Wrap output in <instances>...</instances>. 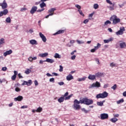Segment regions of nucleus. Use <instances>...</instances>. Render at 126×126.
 <instances>
[{"label": "nucleus", "mask_w": 126, "mask_h": 126, "mask_svg": "<svg viewBox=\"0 0 126 126\" xmlns=\"http://www.w3.org/2000/svg\"><path fill=\"white\" fill-rule=\"evenodd\" d=\"M73 96V94H71L68 95V92H66L63 96L61 97L60 98L58 99V101L59 103H63L64 100L66 101V100H69L71 97Z\"/></svg>", "instance_id": "obj_1"}, {"label": "nucleus", "mask_w": 126, "mask_h": 126, "mask_svg": "<svg viewBox=\"0 0 126 126\" xmlns=\"http://www.w3.org/2000/svg\"><path fill=\"white\" fill-rule=\"evenodd\" d=\"M81 104H84L85 105H92L93 104V100L91 99H88V98H83L81 99Z\"/></svg>", "instance_id": "obj_2"}, {"label": "nucleus", "mask_w": 126, "mask_h": 126, "mask_svg": "<svg viewBox=\"0 0 126 126\" xmlns=\"http://www.w3.org/2000/svg\"><path fill=\"white\" fill-rule=\"evenodd\" d=\"M110 21H113L112 24H113V25H116V24H118V23L121 22V19L118 18L115 15H112L110 17Z\"/></svg>", "instance_id": "obj_3"}, {"label": "nucleus", "mask_w": 126, "mask_h": 126, "mask_svg": "<svg viewBox=\"0 0 126 126\" xmlns=\"http://www.w3.org/2000/svg\"><path fill=\"white\" fill-rule=\"evenodd\" d=\"M81 104V99L78 101L77 99H75L74 101V110H79L80 109V105Z\"/></svg>", "instance_id": "obj_4"}, {"label": "nucleus", "mask_w": 126, "mask_h": 126, "mask_svg": "<svg viewBox=\"0 0 126 126\" xmlns=\"http://www.w3.org/2000/svg\"><path fill=\"white\" fill-rule=\"evenodd\" d=\"M108 93H107V92H104L102 94H97L95 97L96 98V99H104V98H107V97H108Z\"/></svg>", "instance_id": "obj_5"}, {"label": "nucleus", "mask_w": 126, "mask_h": 126, "mask_svg": "<svg viewBox=\"0 0 126 126\" xmlns=\"http://www.w3.org/2000/svg\"><path fill=\"white\" fill-rule=\"evenodd\" d=\"M0 6L1 7L2 9H6L7 8V3H6V1L4 0L2 2L0 3Z\"/></svg>", "instance_id": "obj_6"}, {"label": "nucleus", "mask_w": 126, "mask_h": 126, "mask_svg": "<svg viewBox=\"0 0 126 126\" xmlns=\"http://www.w3.org/2000/svg\"><path fill=\"white\" fill-rule=\"evenodd\" d=\"M101 87V84H100L99 82L96 81L95 83H93L90 87L89 88H93L94 87H97L98 88L99 87Z\"/></svg>", "instance_id": "obj_7"}, {"label": "nucleus", "mask_w": 126, "mask_h": 126, "mask_svg": "<svg viewBox=\"0 0 126 126\" xmlns=\"http://www.w3.org/2000/svg\"><path fill=\"white\" fill-rule=\"evenodd\" d=\"M124 32H125V27H122L120 28V30L119 31L116 32V34L117 35H123V34H124Z\"/></svg>", "instance_id": "obj_8"}, {"label": "nucleus", "mask_w": 126, "mask_h": 126, "mask_svg": "<svg viewBox=\"0 0 126 126\" xmlns=\"http://www.w3.org/2000/svg\"><path fill=\"white\" fill-rule=\"evenodd\" d=\"M23 83L21 84L22 86L24 85H27L28 86H30L32 84V80H29L28 82L26 81H23Z\"/></svg>", "instance_id": "obj_9"}, {"label": "nucleus", "mask_w": 126, "mask_h": 126, "mask_svg": "<svg viewBox=\"0 0 126 126\" xmlns=\"http://www.w3.org/2000/svg\"><path fill=\"white\" fill-rule=\"evenodd\" d=\"M8 13V10L7 9H4L3 11L0 12V17L3 16V15H6Z\"/></svg>", "instance_id": "obj_10"}, {"label": "nucleus", "mask_w": 126, "mask_h": 126, "mask_svg": "<svg viewBox=\"0 0 126 126\" xmlns=\"http://www.w3.org/2000/svg\"><path fill=\"white\" fill-rule=\"evenodd\" d=\"M109 118V115L107 113H102L100 114V119L101 120H106Z\"/></svg>", "instance_id": "obj_11"}, {"label": "nucleus", "mask_w": 126, "mask_h": 126, "mask_svg": "<svg viewBox=\"0 0 126 126\" xmlns=\"http://www.w3.org/2000/svg\"><path fill=\"white\" fill-rule=\"evenodd\" d=\"M119 42H120L119 46L121 49H126V43L123 41H119Z\"/></svg>", "instance_id": "obj_12"}, {"label": "nucleus", "mask_w": 126, "mask_h": 126, "mask_svg": "<svg viewBox=\"0 0 126 126\" xmlns=\"http://www.w3.org/2000/svg\"><path fill=\"white\" fill-rule=\"evenodd\" d=\"M37 9H38V7L37 6H32L30 11V13L31 14H34V13L37 11Z\"/></svg>", "instance_id": "obj_13"}, {"label": "nucleus", "mask_w": 126, "mask_h": 126, "mask_svg": "<svg viewBox=\"0 0 126 126\" xmlns=\"http://www.w3.org/2000/svg\"><path fill=\"white\" fill-rule=\"evenodd\" d=\"M39 36L42 39V40L43 41V42H44V43H46V42H47V38H46V36H45V35H44V34H43L42 32H39Z\"/></svg>", "instance_id": "obj_14"}, {"label": "nucleus", "mask_w": 126, "mask_h": 126, "mask_svg": "<svg viewBox=\"0 0 126 126\" xmlns=\"http://www.w3.org/2000/svg\"><path fill=\"white\" fill-rule=\"evenodd\" d=\"M11 54H12V51L10 49L4 52L3 56L4 57H6V56H9V55H11Z\"/></svg>", "instance_id": "obj_15"}, {"label": "nucleus", "mask_w": 126, "mask_h": 126, "mask_svg": "<svg viewBox=\"0 0 126 126\" xmlns=\"http://www.w3.org/2000/svg\"><path fill=\"white\" fill-rule=\"evenodd\" d=\"M23 100V96L19 95L18 97L14 98V101H19V102Z\"/></svg>", "instance_id": "obj_16"}, {"label": "nucleus", "mask_w": 126, "mask_h": 126, "mask_svg": "<svg viewBox=\"0 0 126 126\" xmlns=\"http://www.w3.org/2000/svg\"><path fill=\"white\" fill-rule=\"evenodd\" d=\"M29 42L31 45H38V42H37V40L35 39H31L29 41Z\"/></svg>", "instance_id": "obj_17"}, {"label": "nucleus", "mask_w": 126, "mask_h": 126, "mask_svg": "<svg viewBox=\"0 0 126 126\" xmlns=\"http://www.w3.org/2000/svg\"><path fill=\"white\" fill-rule=\"evenodd\" d=\"M114 40V38L113 37H111L110 38H109L108 39H104L103 40V42L104 43V44H108L109 43H110V42H112V41H113Z\"/></svg>", "instance_id": "obj_18"}, {"label": "nucleus", "mask_w": 126, "mask_h": 126, "mask_svg": "<svg viewBox=\"0 0 126 126\" xmlns=\"http://www.w3.org/2000/svg\"><path fill=\"white\" fill-rule=\"evenodd\" d=\"M73 79V76L72 74H69L68 76H66V80L68 81H70V80H72Z\"/></svg>", "instance_id": "obj_19"}, {"label": "nucleus", "mask_w": 126, "mask_h": 126, "mask_svg": "<svg viewBox=\"0 0 126 126\" xmlns=\"http://www.w3.org/2000/svg\"><path fill=\"white\" fill-rule=\"evenodd\" d=\"M88 78L90 79V80H94V79H96V76L94 75H89Z\"/></svg>", "instance_id": "obj_20"}, {"label": "nucleus", "mask_w": 126, "mask_h": 126, "mask_svg": "<svg viewBox=\"0 0 126 126\" xmlns=\"http://www.w3.org/2000/svg\"><path fill=\"white\" fill-rule=\"evenodd\" d=\"M49 55V54L48 53H41V54H39L38 55V56L40 57V58H46V57H47V56Z\"/></svg>", "instance_id": "obj_21"}, {"label": "nucleus", "mask_w": 126, "mask_h": 126, "mask_svg": "<svg viewBox=\"0 0 126 126\" xmlns=\"http://www.w3.org/2000/svg\"><path fill=\"white\" fill-rule=\"evenodd\" d=\"M45 62H46L47 63H55V60L53 59L47 58L46 60H45Z\"/></svg>", "instance_id": "obj_22"}, {"label": "nucleus", "mask_w": 126, "mask_h": 126, "mask_svg": "<svg viewBox=\"0 0 126 126\" xmlns=\"http://www.w3.org/2000/svg\"><path fill=\"white\" fill-rule=\"evenodd\" d=\"M103 75H104V74H103V73L101 72H97L95 74V77H98L99 78H100V77H102Z\"/></svg>", "instance_id": "obj_23"}, {"label": "nucleus", "mask_w": 126, "mask_h": 126, "mask_svg": "<svg viewBox=\"0 0 126 126\" xmlns=\"http://www.w3.org/2000/svg\"><path fill=\"white\" fill-rule=\"evenodd\" d=\"M54 57L55 59H62V56L59 53H55Z\"/></svg>", "instance_id": "obj_24"}, {"label": "nucleus", "mask_w": 126, "mask_h": 126, "mask_svg": "<svg viewBox=\"0 0 126 126\" xmlns=\"http://www.w3.org/2000/svg\"><path fill=\"white\" fill-rule=\"evenodd\" d=\"M104 103H105V100H103L102 101L97 102V106H100V107H102L104 105Z\"/></svg>", "instance_id": "obj_25"}, {"label": "nucleus", "mask_w": 126, "mask_h": 126, "mask_svg": "<svg viewBox=\"0 0 126 126\" xmlns=\"http://www.w3.org/2000/svg\"><path fill=\"white\" fill-rule=\"evenodd\" d=\"M5 43V41H4V38H1L0 39V46H1V45H3Z\"/></svg>", "instance_id": "obj_26"}, {"label": "nucleus", "mask_w": 126, "mask_h": 126, "mask_svg": "<svg viewBox=\"0 0 126 126\" xmlns=\"http://www.w3.org/2000/svg\"><path fill=\"white\" fill-rule=\"evenodd\" d=\"M64 31L63 30H60L56 32L54 34V35H58L59 34H62L63 33Z\"/></svg>", "instance_id": "obj_27"}, {"label": "nucleus", "mask_w": 126, "mask_h": 126, "mask_svg": "<svg viewBox=\"0 0 126 126\" xmlns=\"http://www.w3.org/2000/svg\"><path fill=\"white\" fill-rule=\"evenodd\" d=\"M25 73H26V74H29L30 73H31V69L27 68L25 71Z\"/></svg>", "instance_id": "obj_28"}, {"label": "nucleus", "mask_w": 126, "mask_h": 126, "mask_svg": "<svg viewBox=\"0 0 126 126\" xmlns=\"http://www.w3.org/2000/svg\"><path fill=\"white\" fill-rule=\"evenodd\" d=\"M110 121L112 122V123H116V122H118V119L114 117L110 119Z\"/></svg>", "instance_id": "obj_29"}, {"label": "nucleus", "mask_w": 126, "mask_h": 126, "mask_svg": "<svg viewBox=\"0 0 126 126\" xmlns=\"http://www.w3.org/2000/svg\"><path fill=\"white\" fill-rule=\"evenodd\" d=\"M5 21L6 23H10L11 22V19H10V17H8L6 18Z\"/></svg>", "instance_id": "obj_30"}, {"label": "nucleus", "mask_w": 126, "mask_h": 126, "mask_svg": "<svg viewBox=\"0 0 126 126\" xmlns=\"http://www.w3.org/2000/svg\"><path fill=\"white\" fill-rule=\"evenodd\" d=\"M106 2L109 3V4L112 5L113 6H115V3L112 2L110 0H106Z\"/></svg>", "instance_id": "obj_31"}, {"label": "nucleus", "mask_w": 126, "mask_h": 126, "mask_svg": "<svg viewBox=\"0 0 126 126\" xmlns=\"http://www.w3.org/2000/svg\"><path fill=\"white\" fill-rule=\"evenodd\" d=\"M106 2L109 3V4L112 5L113 6H115V3L112 2L110 0H106Z\"/></svg>", "instance_id": "obj_32"}, {"label": "nucleus", "mask_w": 126, "mask_h": 126, "mask_svg": "<svg viewBox=\"0 0 126 126\" xmlns=\"http://www.w3.org/2000/svg\"><path fill=\"white\" fill-rule=\"evenodd\" d=\"M46 3L44 2H42L40 4L39 6H40L41 8H43L46 6Z\"/></svg>", "instance_id": "obj_33"}, {"label": "nucleus", "mask_w": 126, "mask_h": 126, "mask_svg": "<svg viewBox=\"0 0 126 126\" xmlns=\"http://www.w3.org/2000/svg\"><path fill=\"white\" fill-rule=\"evenodd\" d=\"M87 77H84L83 78H78V81H84V80H85V79H86Z\"/></svg>", "instance_id": "obj_34"}, {"label": "nucleus", "mask_w": 126, "mask_h": 126, "mask_svg": "<svg viewBox=\"0 0 126 126\" xmlns=\"http://www.w3.org/2000/svg\"><path fill=\"white\" fill-rule=\"evenodd\" d=\"M41 111H43V109L42 108V107H38L36 110V112H37L38 113H41Z\"/></svg>", "instance_id": "obj_35"}, {"label": "nucleus", "mask_w": 126, "mask_h": 126, "mask_svg": "<svg viewBox=\"0 0 126 126\" xmlns=\"http://www.w3.org/2000/svg\"><path fill=\"white\" fill-rule=\"evenodd\" d=\"M125 102V100L123 99V98H122L121 99L118 100L117 101V104H121V103H124Z\"/></svg>", "instance_id": "obj_36"}, {"label": "nucleus", "mask_w": 126, "mask_h": 126, "mask_svg": "<svg viewBox=\"0 0 126 126\" xmlns=\"http://www.w3.org/2000/svg\"><path fill=\"white\" fill-rule=\"evenodd\" d=\"M101 47V44L100 43H97V46H94V49L96 50H98V48H100Z\"/></svg>", "instance_id": "obj_37"}, {"label": "nucleus", "mask_w": 126, "mask_h": 126, "mask_svg": "<svg viewBox=\"0 0 126 126\" xmlns=\"http://www.w3.org/2000/svg\"><path fill=\"white\" fill-rule=\"evenodd\" d=\"M78 11L80 13V15H82V16L84 17V14H83V12H82V10H81V9H78Z\"/></svg>", "instance_id": "obj_38"}, {"label": "nucleus", "mask_w": 126, "mask_h": 126, "mask_svg": "<svg viewBox=\"0 0 126 126\" xmlns=\"http://www.w3.org/2000/svg\"><path fill=\"white\" fill-rule=\"evenodd\" d=\"M56 10V8H52L48 10V12H54V11Z\"/></svg>", "instance_id": "obj_39"}, {"label": "nucleus", "mask_w": 126, "mask_h": 126, "mask_svg": "<svg viewBox=\"0 0 126 126\" xmlns=\"http://www.w3.org/2000/svg\"><path fill=\"white\" fill-rule=\"evenodd\" d=\"M94 61L96 62V63H97V64H98V65L100 64V61H99V59L95 58Z\"/></svg>", "instance_id": "obj_40"}, {"label": "nucleus", "mask_w": 126, "mask_h": 126, "mask_svg": "<svg viewBox=\"0 0 126 126\" xmlns=\"http://www.w3.org/2000/svg\"><path fill=\"white\" fill-rule=\"evenodd\" d=\"M111 21H110L109 20H107L106 22H105L104 23V25H108V24H111Z\"/></svg>", "instance_id": "obj_41"}, {"label": "nucleus", "mask_w": 126, "mask_h": 126, "mask_svg": "<svg viewBox=\"0 0 126 126\" xmlns=\"http://www.w3.org/2000/svg\"><path fill=\"white\" fill-rule=\"evenodd\" d=\"M110 66L111 67H115V66H116V63H110Z\"/></svg>", "instance_id": "obj_42"}, {"label": "nucleus", "mask_w": 126, "mask_h": 126, "mask_svg": "<svg viewBox=\"0 0 126 126\" xmlns=\"http://www.w3.org/2000/svg\"><path fill=\"white\" fill-rule=\"evenodd\" d=\"M76 41L79 44H84V41H80L79 40H77Z\"/></svg>", "instance_id": "obj_43"}, {"label": "nucleus", "mask_w": 126, "mask_h": 126, "mask_svg": "<svg viewBox=\"0 0 126 126\" xmlns=\"http://www.w3.org/2000/svg\"><path fill=\"white\" fill-rule=\"evenodd\" d=\"M88 22H89V19H85L84 21H83V23H84V24H87V23H88Z\"/></svg>", "instance_id": "obj_44"}, {"label": "nucleus", "mask_w": 126, "mask_h": 126, "mask_svg": "<svg viewBox=\"0 0 126 126\" xmlns=\"http://www.w3.org/2000/svg\"><path fill=\"white\" fill-rule=\"evenodd\" d=\"M98 6H99V5H98V4H94V9H97Z\"/></svg>", "instance_id": "obj_45"}, {"label": "nucleus", "mask_w": 126, "mask_h": 126, "mask_svg": "<svg viewBox=\"0 0 126 126\" xmlns=\"http://www.w3.org/2000/svg\"><path fill=\"white\" fill-rule=\"evenodd\" d=\"M108 8L109 9V10H111V11L115 10V8H114V6H108Z\"/></svg>", "instance_id": "obj_46"}, {"label": "nucleus", "mask_w": 126, "mask_h": 126, "mask_svg": "<svg viewBox=\"0 0 126 126\" xmlns=\"http://www.w3.org/2000/svg\"><path fill=\"white\" fill-rule=\"evenodd\" d=\"M75 7L78 8V9H81V6L78 4H75Z\"/></svg>", "instance_id": "obj_47"}, {"label": "nucleus", "mask_w": 126, "mask_h": 126, "mask_svg": "<svg viewBox=\"0 0 126 126\" xmlns=\"http://www.w3.org/2000/svg\"><path fill=\"white\" fill-rule=\"evenodd\" d=\"M81 110L83 112H84L85 114H87V113H88V110H87L85 108H82Z\"/></svg>", "instance_id": "obj_48"}, {"label": "nucleus", "mask_w": 126, "mask_h": 126, "mask_svg": "<svg viewBox=\"0 0 126 126\" xmlns=\"http://www.w3.org/2000/svg\"><path fill=\"white\" fill-rule=\"evenodd\" d=\"M63 66H62V65H60L59 71H60V72H62L63 71Z\"/></svg>", "instance_id": "obj_49"}, {"label": "nucleus", "mask_w": 126, "mask_h": 126, "mask_svg": "<svg viewBox=\"0 0 126 126\" xmlns=\"http://www.w3.org/2000/svg\"><path fill=\"white\" fill-rule=\"evenodd\" d=\"M111 89H113L114 90L117 89V84H114L113 86L111 87Z\"/></svg>", "instance_id": "obj_50"}, {"label": "nucleus", "mask_w": 126, "mask_h": 126, "mask_svg": "<svg viewBox=\"0 0 126 126\" xmlns=\"http://www.w3.org/2000/svg\"><path fill=\"white\" fill-rule=\"evenodd\" d=\"M28 61H29V62H30V63H33V60H32V57H30L28 58Z\"/></svg>", "instance_id": "obj_51"}, {"label": "nucleus", "mask_w": 126, "mask_h": 126, "mask_svg": "<svg viewBox=\"0 0 126 126\" xmlns=\"http://www.w3.org/2000/svg\"><path fill=\"white\" fill-rule=\"evenodd\" d=\"M49 81L50 82H53V83H54V82H55V78H51L49 79Z\"/></svg>", "instance_id": "obj_52"}, {"label": "nucleus", "mask_w": 126, "mask_h": 126, "mask_svg": "<svg viewBox=\"0 0 126 126\" xmlns=\"http://www.w3.org/2000/svg\"><path fill=\"white\" fill-rule=\"evenodd\" d=\"M76 58V55H73L71 57V60H72V61H74V60H75Z\"/></svg>", "instance_id": "obj_53"}, {"label": "nucleus", "mask_w": 126, "mask_h": 126, "mask_svg": "<svg viewBox=\"0 0 126 126\" xmlns=\"http://www.w3.org/2000/svg\"><path fill=\"white\" fill-rule=\"evenodd\" d=\"M11 79H12V80H15V79H16V76H15V75H13L11 77Z\"/></svg>", "instance_id": "obj_54"}, {"label": "nucleus", "mask_w": 126, "mask_h": 126, "mask_svg": "<svg viewBox=\"0 0 126 126\" xmlns=\"http://www.w3.org/2000/svg\"><path fill=\"white\" fill-rule=\"evenodd\" d=\"M7 70V67H2L1 70H2V71H5Z\"/></svg>", "instance_id": "obj_55"}, {"label": "nucleus", "mask_w": 126, "mask_h": 126, "mask_svg": "<svg viewBox=\"0 0 126 126\" xmlns=\"http://www.w3.org/2000/svg\"><path fill=\"white\" fill-rule=\"evenodd\" d=\"M34 85L35 86H37V85H39V83H38V81H37V80H34Z\"/></svg>", "instance_id": "obj_56"}, {"label": "nucleus", "mask_w": 126, "mask_h": 126, "mask_svg": "<svg viewBox=\"0 0 126 126\" xmlns=\"http://www.w3.org/2000/svg\"><path fill=\"white\" fill-rule=\"evenodd\" d=\"M15 91H16V92H19L21 91V90H20V88H18V87L16 88L15 89Z\"/></svg>", "instance_id": "obj_57"}, {"label": "nucleus", "mask_w": 126, "mask_h": 126, "mask_svg": "<svg viewBox=\"0 0 126 126\" xmlns=\"http://www.w3.org/2000/svg\"><path fill=\"white\" fill-rule=\"evenodd\" d=\"M26 10H27V8L24 7V8H22L21 9V11L23 12V11H25Z\"/></svg>", "instance_id": "obj_58"}, {"label": "nucleus", "mask_w": 126, "mask_h": 126, "mask_svg": "<svg viewBox=\"0 0 126 126\" xmlns=\"http://www.w3.org/2000/svg\"><path fill=\"white\" fill-rule=\"evenodd\" d=\"M108 87H109V84H106L103 86V88L104 89L108 88Z\"/></svg>", "instance_id": "obj_59"}, {"label": "nucleus", "mask_w": 126, "mask_h": 126, "mask_svg": "<svg viewBox=\"0 0 126 126\" xmlns=\"http://www.w3.org/2000/svg\"><path fill=\"white\" fill-rule=\"evenodd\" d=\"M29 33H30L31 34H32V33H33V32H34V31L33 30V29H30L29 31Z\"/></svg>", "instance_id": "obj_60"}, {"label": "nucleus", "mask_w": 126, "mask_h": 126, "mask_svg": "<svg viewBox=\"0 0 126 126\" xmlns=\"http://www.w3.org/2000/svg\"><path fill=\"white\" fill-rule=\"evenodd\" d=\"M45 60L44 61H43V60H40L39 61V64H43L44 63H45Z\"/></svg>", "instance_id": "obj_61"}, {"label": "nucleus", "mask_w": 126, "mask_h": 126, "mask_svg": "<svg viewBox=\"0 0 126 126\" xmlns=\"http://www.w3.org/2000/svg\"><path fill=\"white\" fill-rule=\"evenodd\" d=\"M93 15H94V13H92L91 14H90L89 15V19H90V17L92 18L93 17Z\"/></svg>", "instance_id": "obj_62"}, {"label": "nucleus", "mask_w": 126, "mask_h": 126, "mask_svg": "<svg viewBox=\"0 0 126 126\" xmlns=\"http://www.w3.org/2000/svg\"><path fill=\"white\" fill-rule=\"evenodd\" d=\"M58 84L60 85V86H62V85H63L64 84V83L63 82H58Z\"/></svg>", "instance_id": "obj_63"}, {"label": "nucleus", "mask_w": 126, "mask_h": 126, "mask_svg": "<svg viewBox=\"0 0 126 126\" xmlns=\"http://www.w3.org/2000/svg\"><path fill=\"white\" fill-rule=\"evenodd\" d=\"M123 95L124 96V97H126V91L124 92L123 93Z\"/></svg>", "instance_id": "obj_64"}]
</instances>
